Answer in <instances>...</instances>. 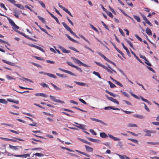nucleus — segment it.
Wrapping results in <instances>:
<instances>
[{
    "mask_svg": "<svg viewBox=\"0 0 159 159\" xmlns=\"http://www.w3.org/2000/svg\"><path fill=\"white\" fill-rule=\"evenodd\" d=\"M147 143L148 144H149L152 145H156L157 144H158V143L157 142H148Z\"/></svg>",
    "mask_w": 159,
    "mask_h": 159,
    "instance_id": "obj_54",
    "label": "nucleus"
},
{
    "mask_svg": "<svg viewBox=\"0 0 159 159\" xmlns=\"http://www.w3.org/2000/svg\"><path fill=\"white\" fill-rule=\"evenodd\" d=\"M6 77L8 80H9L14 79V78H13V77H11L9 75H6Z\"/></svg>",
    "mask_w": 159,
    "mask_h": 159,
    "instance_id": "obj_53",
    "label": "nucleus"
},
{
    "mask_svg": "<svg viewBox=\"0 0 159 159\" xmlns=\"http://www.w3.org/2000/svg\"><path fill=\"white\" fill-rule=\"evenodd\" d=\"M93 73L95 75L97 76L99 78H100V79L101 78V76L100 75L99 73L98 72H96L95 71H94L93 72Z\"/></svg>",
    "mask_w": 159,
    "mask_h": 159,
    "instance_id": "obj_33",
    "label": "nucleus"
},
{
    "mask_svg": "<svg viewBox=\"0 0 159 159\" xmlns=\"http://www.w3.org/2000/svg\"><path fill=\"white\" fill-rule=\"evenodd\" d=\"M100 137L103 138H105L107 137V135L104 132H101L100 133Z\"/></svg>",
    "mask_w": 159,
    "mask_h": 159,
    "instance_id": "obj_13",
    "label": "nucleus"
},
{
    "mask_svg": "<svg viewBox=\"0 0 159 159\" xmlns=\"http://www.w3.org/2000/svg\"><path fill=\"white\" fill-rule=\"evenodd\" d=\"M135 36L141 42H142L143 41L142 39L138 35L136 34L135 35Z\"/></svg>",
    "mask_w": 159,
    "mask_h": 159,
    "instance_id": "obj_60",
    "label": "nucleus"
},
{
    "mask_svg": "<svg viewBox=\"0 0 159 159\" xmlns=\"http://www.w3.org/2000/svg\"><path fill=\"white\" fill-rule=\"evenodd\" d=\"M143 131L146 132V134H145V136H151V134H155L156 133V131L148 130L146 129H145L143 130Z\"/></svg>",
    "mask_w": 159,
    "mask_h": 159,
    "instance_id": "obj_3",
    "label": "nucleus"
},
{
    "mask_svg": "<svg viewBox=\"0 0 159 159\" xmlns=\"http://www.w3.org/2000/svg\"><path fill=\"white\" fill-rule=\"evenodd\" d=\"M34 155L38 157H43L44 156V155L43 154L39 153H36Z\"/></svg>",
    "mask_w": 159,
    "mask_h": 159,
    "instance_id": "obj_52",
    "label": "nucleus"
},
{
    "mask_svg": "<svg viewBox=\"0 0 159 159\" xmlns=\"http://www.w3.org/2000/svg\"><path fill=\"white\" fill-rule=\"evenodd\" d=\"M16 32H17L19 34H20L22 35H23L26 38H28V36L27 35H25V34L24 33L21 32L19 31H16Z\"/></svg>",
    "mask_w": 159,
    "mask_h": 159,
    "instance_id": "obj_26",
    "label": "nucleus"
},
{
    "mask_svg": "<svg viewBox=\"0 0 159 159\" xmlns=\"http://www.w3.org/2000/svg\"><path fill=\"white\" fill-rule=\"evenodd\" d=\"M13 29L16 32L17 30L19 29V27L16 24L12 26Z\"/></svg>",
    "mask_w": 159,
    "mask_h": 159,
    "instance_id": "obj_24",
    "label": "nucleus"
},
{
    "mask_svg": "<svg viewBox=\"0 0 159 159\" xmlns=\"http://www.w3.org/2000/svg\"><path fill=\"white\" fill-rule=\"evenodd\" d=\"M106 91L107 93L109 94L111 96H112L114 97H115L117 96V95H116V94H115L113 93H112L109 91L106 90Z\"/></svg>",
    "mask_w": 159,
    "mask_h": 159,
    "instance_id": "obj_29",
    "label": "nucleus"
},
{
    "mask_svg": "<svg viewBox=\"0 0 159 159\" xmlns=\"http://www.w3.org/2000/svg\"><path fill=\"white\" fill-rule=\"evenodd\" d=\"M65 73H67L70 75H75L74 74H73L71 72L68 70H62Z\"/></svg>",
    "mask_w": 159,
    "mask_h": 159,
    "instance_id": "obj_25",
    "label": "nucleus"
},
{
    "mask_svg": "<svg viewBox=\"0 0 159 159\" xmlns=\"http://www.w3.org/2000/svg\"><path fill=\"white\" fill-rule=\"evenodd\" d=\"M87 139L89 141L93 142H97V141H98L97 140L95 139H93L91 138H87Z\"/></svg>",
    "mask_w": 159,
    "mask_h": 159,
    "instance_id": "obj_43",
    "label": "nucleus"
},
{
    "mask_svg": "<svg viewBox=\"0 0 159 159\" xmlns=\"http://www.w3.org/2000/svg\"><path fill=\"white\" fill-rule=\"evenodd\" d=\"M146 32L148 35H152V34L151 30L149 28H148L146 29Z\"/></svg>",
    "mask_w": 159,
    "mask_h": 159,
    "instance_id": "obj_15",
    "label": "nucleus"
},
{
    "mask_svg": "<svg viewBox=\"0 0 159 159\" xmlns=\"http://www.w3.org/2000/svg\"><path fill=\"white\" fill-rule=\"evenodd\" d=\"M60 48L61 49L62 51L64 53H69L70 52V51L69 50H66L62 47H61Z\"/></svg>",
    "mask_w": 159,
    "mask_h": 159,
    "instance_id": "obj_14",
    "label": "nucleus"
},
{
    "mask_svg": "<svg viewBox=\"0 0 159 159\" xmlns=\"http://www.w3.org/2000/svg\"><path fill=\"white\" fill-rule=\"evenodd\" d=\"M9 147L10 148L15 150H17L18 149V148L19 147H20V148H22V147L21 146H14L10 144L9 145Z\"/></svg>",
    "mask_w": 159,
    "mask_h": 159,
    "instance_id": "obj_9",
    "label": "nucleus"
},
{
    "mask_svg": "<svg viewBox=\"0 0 159 159\" xmlns=\"http://www.w3.org/2000/svg\"><path fill=\"white\" fill-rule=\"evenodd\" d=\"M76 127L78 128L83 129L85 127V126L84 125H82V124H80L79 125V126H76Z\"/></svg>",
    "mask_w": 159,
    "mask_h": 159,
    "instance_id": "obj_28",
    "label": "nucleus"
},
{
    "mask_svg": "<svg viewBox=\"0 0 159 159\" xmlns=\"http://www.w3.org/2000/svg\"><path fill=\"white\" fill-rule=\"evenodd\" d=\"M38 19L41 21L43 23L45 24L46 23L45 19L44 18L41 17V16H38Z\"/></svg>",
    "mask_w": 159,
    "mask_h": 159,
    "instance_id": "obj_19",
    "label": "nucleus"
},
{
    "mask_svg": "<svg viewBox=\"0 0 159 159\" xmlns=\"http://www.w3.org/2000/svg\"><path fill=\"white\" fill-rule=\"evenodd\" d=\"M75 83L77 84L81 85V86H83L85 84L81 82H75Z\"/></svg>",
    "mask_w": 159,
    "mask_h": 159,
    "instance_id": "obj_46",
    "label": "nucleus"
},
{
    "mask_svg": "<svg viewBox=\"0 0 159 159\" xmlns=\"http://www.w3.org/2000/svg\"><path fill=\"white\" fill-rule=\"evenodd\" d=\"M70 16H71L73 17V16L72 15L71 13L70 12V11H69L68 10L66 9L65 11Z\"/></svg>",
    "mask_w": 159,
    "mask_h": 159,
    "instance_id": "obj_59",
    "label": "nucleus"
},
{
    "mask_svg": "<svg viewBox=\"0 0 159 159\" xmlns=\"http://www.w3.org/2000/svg\"><path fill=\"white\" fill-rule=\"evenodd\" d=\"M14 156L18 157H23V158H26L27 157H29L30 156V155L29 154L20 155H14Z\"/></svg>",
    "mask_w": 159,
    "mask_h": 159,
    "instance_id": "obj_8",
    "label": "nucleus"
},
{
    "mask_svg": "<svg viewBox=\"0 0 159 159\" xmlns=\"http://www.w3.org/2000/svg\"><path fill=\"white\" fill-rule=\"evenodd\" d=\"M39 3L44 8H45L46 7L44 3L42 1H39Z\"/></svg>",
    "mask_w": 159,
    "mask_h": 159,
    "instance_id": "obj_45",
    "label": "nucleus"
},
{
    "mask_svg": "<svg viewBox=\"0 0 159 159\" xmlns=\"http://www.w3.org/2000/svg\"><path fill=\"white\" fill-rule=\"evenodd\" d=\"M0 103L7 104V102L4 99H0Z\"/></svg>",
    "mask_w": 159,
    "mask_h": 159,
    "instance_id": "obj_32",
    "label": "nucleus"
},
{
    "mask_svg": "<svg viewBox=\"0 0 159 159\" xmlns=\"http://www.w3.org/2000/svg\"><path fill=\"white\" fill-rule=\"evenodd\" d=\"M141 98L143 101L146 102L149 104H151L150 102L144 98L143 97H141Z\"/></svg>",
    "mask_w": 159,
    "mask_h": 159,
    "instance_id": "obj_34",
    "label": "nucleus"
},
{
    "mask_svg": "<svg viewBox=\"0 0 159 159\" xmlns=\"http://www.w3.org/2000/svg\"><path fill=\"white\" fill-rule=\"evenodd\" d=\"M56 74L59 77H63V78H65L66 77V75H63V74H61L59 73H56Z\"/></svg>",
    "mask_w": 159,
    "mask_h": 159,
    "instance_id": "obj_47",
    "label": "nucleus"
},
{
    "mask_svg": "<svg viewBox=\"0 0 159 159\" xmlns=\"http://www.w3.org/2000/svg\"><path fill=\"white\" fill-rule=\"evenodd\" d=\"M16 32H17L19 34H20L22 35H23L26 38H28V36L27 35H25V34L24 33L21 32L19 31H16Z\"/></svg>",
    "mask_w": 159,
    "mask_h": 159,
    "instance_id": "obj_27",
    "label": "nucleus"
},
{
    "mask_svg": "<svg viewBox=\"0 0 159 159\" xmlns=\"http://www.w3.org/2000/svg\"><path fill=\"white\" fill-rule=\"evenodd\" d=\"M67 62V63L69 65H70L72 67H75V68H76V67L73 64V63L72 62Z\"/></svg>",
    "mask_w": 159,
    "mask_h": 159,
    "instance_id": "obj_61",
    "label": "nucleus"
},
{
    "mask_svg": "<svg viewBox=\"0 0 159 159\" xmlns=\"http://www.w3.org/2000/svg\"><path fill=\"white\" fill-rule=\"evenodd\" d=\"M101 23L102 24V25L105 27V28L107 30H109V29L108 26L107 25H106L103 21H101Z\"/></svg>",
    "mask_w": 159,
    "mask_h": 159,
    "instance_id": "obj_39",
    "label": "nucleus"
},
{
    "mask_svg": "<svg viewBox=\"0 0 159 159\" xmlns=\"http://www.w3.org/2000/svg\"><path fill=\"white\" fill-rule=\"evenodd\" d=\"M77 139H78V140L81 141V142H82L83 143H85L86 142V140L84 139H82L80 138H77Z\"/></svg>",
    "mask_w": 159,
    "mask_h": 159,
    "instance_id": "obj_56",
    "label": "nucleus"
},
{
    "mask_svg": "<svg viewBox=\"0 0 159 159\" xmlns=\"http://www.w3.org/2000/svg\"><path fill=\"white\" fill-rule=\"evenodd\" d=\"M145 62L148 66H151V64L150 63L149 61H148L147 60V59L145 61Z\"/></svg>",
    "mask_w": 159,
    "mask_h": 159,
    "instance_id": "obj_58",
    "label": "nucleus"
},
{
    "mask_svg": "<svg viewBox=\"0 0 159 159\" xmlns=\"http://www.w3.org/2000/svg\"><path fill=\"white\" fill-rule=\"evenodd\" d=\"M108 83L109 84L110 87L111 88H113L116 87V85L111 81H109Z\"/></svg>",
    "mask_w": 159,
    "mask_h": 159,
    "instance_id": "obj_30",
    "label": "nucleus"
},
{
    "mask_svg": "<svg viewBox=\"0 0 159 159\" xmlns=\"http://www.w3.org/2000/svg\"><path fill=\"white\" fill-rule=\"evenodd\" d=\"M39 27L41 30L44 32L45 33L47 34L48 35L50 36V35L48 33L47 30L41 27L40 26H39Z\"/></svg>",
    "mask_w": 159,
    "mask_h": 159,
    "instance_id": "obj_35",
    "label": "nucleus"
},
{
    "mask_svg": "<svg viewBox=\"0 0 159 159\" xmlns=\"http://www.w3.org/2000/svg\"><path fill=\"white\" fill-rule=\"evenodd\" d=\"M128 127H137V126L136 125L134 124H129L128 125Z\"/></svg>",
    "mask_w": 159,
    "mask_h": 159,
    "instance_id": "obj_38",
    "label": "nucleus"
},
{
    "mask_svg": "<svg viewBox=\"0 0 159 159\" xmlns=\"http://www.w3.org/2000/svg\"><path fill=\"white\" fill-rule=\"evenodd\" d=\"M8 20L10 24L12 26L15 24L14 22L12 20L8 18Z\"/></svg>",
    "mask_w": 159,
    "mask_h": 159,
    "instance_id": "obj_23",
    "label": "nucleus"
},
{
    "mask_svg": "<svg viewBox=\"0 0 159 159\" xmlns=\"http://www.w3.org/2000/svg\"><path fill=\"white\" fill-rule=\"evenodd\" d=\"M115 83L118 85H120V86L122 87L123 86V85L120 83L119 82H118L117 81L115 80Z\"/></svg>",
    "mask_w": 159,
    "mask_h": 159,
    "instance_id": "obj_63",
    "label": "nucleus"
},
{
    "mask_svg": "<svg viewBox=\"0 0 159 159\" xmlns=\"http://www.w3.org/2000/svg\"><path fill=\"white\" fill-rule=\"evenodd\" d=\"M84 147H85L87 151L90 152H93V148L86 145H85Z\"/></svg>",
    "mask_w": 159,
    "mask_h": 159,
    "instance_id": "obj_10",
    "label": "nucleus"
},
{
    "mask_svg": "<svg viewBox=\"0 0 159 159\" xmlns=\"http://www.w3.org/2000/svg\"><path fill=\"white\" fill-rule=\"evenodd\" d=\"M80 37L84 39L85 41L86 42H87L89 44H90L89 42L87 40L84 36L82 35H80Z\"/></svg>",
    "mask_w": 159,
    "mask_h": 159,
    "instance_id": "obj_44",
    "label": "nucleus"
},
{
    "mask_svg": "<svg viewBox=\"0 0 159 159\" xmlns=\"http://www.w3.org/2000/svg\"><path fill=\"white\" fill-rule=\"evenodd\" d=\"M74 108L76 109H77V110H79L81 111H83V112H86V111H85V110H84L82 109H80V108H79V107H74Z\"/></svg>",
    "mask_w": 159,
    "mask_h": 159,
    "instance_id": "obj_55",
    "label": "nucleus"
},
{
    "mask_svg": "<svg viewBox=\"0 0 159 159\" xmlns=\"http://www.w3.org/2000/svg\"><path fill=\"white\" fill-rule=\"evenodd\" d=\"M106 13L110 17L112 18H113V16L111 12L110 11H107V12H106Z\"/></svg>",
    "mask_w": 159,
    "mask_h": 159,
    "instance_id": "obj_40",
    "label": "nucleus"
},
{
    "mask_svg": "<svg viewBox=\"0 0 159 159\" xmlns=\"http://www.w3.org/2000/svg\"><path fill=\"white\" fill-rule=\"evenodd\" d=\"M62 24L68 31H69L72 34H74L75 33L71 29L65 22H62Z\"/></svg>",
    "mask_w": 159,
    "mask_h": 159,
    "instance_id": "obj_2",
    "label": "nucleus"
},
{
    "mask_svg": "<svg viewBox=\"0 0 159 159\" xmlns=\"http://www.w3.org/2000/svg\"><path fill=\"white\" fill-rule=\"evenodd\" d=\"M126 41L127 42V43L129 44L130 46L132 48H134V47H133V45L132 44V43L130 41H129L128 40H126Z\"/></svg>",
    "mask_w": 159,
    "mask_h": 159,
    "instance_id": "obj_51",
    "label": "nucleus"
},
{
    "mask_svg": "<svg viewBox=\"0 0 159 159\" xmlns=\"http://www.w3.org/2000/svg\"><path fill=\"white\" fill-rule=\"evenodd\" d=\"M14 5L20 9H23L24 8V6L20 4H14Z\"/></svg>",
    "mask_w": 159,
    "mask_h": 159,
    "instance_id": "obj_22",
    "label": "nucleus"
},
{
    "mask_svg": "<svg viewBox=\"0 0 159 159\" xmlns=\"http://www.w3.org/2000/svg\"><path fill=\"white\" fill-rule=\"evenodd\" d=\"M0 6L1 8H3L5 9V10L6 11L7 10V8L5 7L4 4L2 3H0Z\"/></svg>",
    "mask_w": 159,
    "mask_h": 159,
    "instance_id": "obj_42",
    "label": "nucleus"
},
{
    "mask_svg": "<svg viewBox=\"0 0 159 159\" xmlns=\"http://www.w3.org/2000/svg\"><path fill=\"white\" fill-rule=\"evenodd\" d=\"M133 116L135 117L140 118V119H143L145 117L141 115H134Z\"/></svg>",
    "mask_w": 159,
    "mask_h": 159,
    "instance_id": "obj_21",
    "label": "nucleus"
},
{
    "mask_svg": "<svg viewBox=\"0 0 159 159\" xmlns=\"http://www.w3.org/2000/svg\"><path fill=\"white\" fill-rule=\"evenodd\" d=\"M14 15L15 16V17L17 18H18L19 17V14L17 13L16 11H14Z\"/></svg>",
    "mask_w": 159,
    "mask_h": 159,
    "instance_id": "obj_62",
    "label": "nucleus"
},
{
    "mask_svg": "<svg viewBox=\"0 0 159 159\" xmlns=\"http://www.w3.org/2000/svg\"><path fill=\"white\" fill-rule=\"evenodd\" d=\"M106 97L107 98V99L110 100V101L114 102V103H116L117 104H119V102L116 99H114L112 97H109L107 95H106Z\"/></svg>",
    "mask_w": 159,
    "mask_h": 159,
    "instance_id": "obj_5",
    "label": "nucleus"
},
{
    "mask_svg": "<svg viewBox=\"0 0 159 159\" xmlns=\"http://www.w3.org/2000/svg\"><path fill=\"white\" fill-rule=\"evenodd\" d=\"M74 61L76 63L79 65L80 66H81L82 62L80 61L79 60L75 58L73 59Z\"/></svg>",
    "mask_w": 159,
    "mask_h": 159,
    "instance_id": "obj_18",
    "label": "nucleus"
},
{
    "mask_svg": "<svg viewBox=\"0 0 159 159\" xmlns=\"http://www.w3.org/2000/svg\"><path fill=\"white\" fill-rule=\"evenodd\" d=\"M62 24L68 31H69L72 34H74L75 33L71 29L65 22H62Z\"/></svg>",
    "mask_w": 159,
    "mask_h": 159,
    "instance_id": "obj_1",
    "label": "nucleus"
},
{
    "mask_svg": "<svg viewBox=\"0 0 159 159\" xmlns=\"http://www.w3.org/2000/svg\"><path fill=\"white\" fill-rule=\"evenodd\" d=\"M40 84L43 87H48V85L42 82L41 83H40Z\"/></svg>",
    "mask_w": 159,
    "mask_h": 159,
    "instance_id": "obj_41",
    "label": "nucleus"
},
{
    "mask_svg": "<svg viewBox=\"0 0 159 159\" xmlns=\"http://www.w3.org/2000/svg\"><path fill=\"white\" fill-rule=\"evenodd\" d=\"M131 53L134 56V57H136V59L139 62H140V63H143V62L141 61V60L139 58V57H137L135 53L134 52H133V51H131Z\"/></svg>",
    "mask_w": 159,
    "mask_h": 159,
    "instance_id": "obj_12",
    "label": "nucleus"
},
{
    "mask_svg": "<svg viewBox=\"0 0 159 159\" xmlns=\"http://www.w3.org/2000/svg\"><path fill=\"white\" fill-rule=\"evenodd\" d=\"M44 74L47 75H48V76H49V77H53V78H56L55 76H54L53 75L51 74L44 73Z\"/></svg>",
    "mask_w": 159,
    "mask_h": 159,
    "instance_id": "obj_37",
    "label": "nucleus"
},
{
    "mask_svg": "<svg viewBox=\"0 0 159 159\" xmlns=\"http://www.w3.org/2000/svg\"><path fill=\"white\" fill-rule=\"evenodd\" d=\"M97 53L99 55H100L106 61L109 62L110 63H113V62H112L111 61H110L109 59H108L104 55L102 54V53H101L100 52H98Z\"/></svg>",
    "mask_w": 159,
    "mask_h": 159,
    "instance_id": "obj_6",
    "label": "nucleus"
},
{
    "mask_svg": "<svg viewBox=\"0 0 159 159\" xmlns=\"http://www.w3.org/2000/svg\"><path fill=\"white\" fill-rule=\"evenodd\" d=\"M90 132L93 135H97L96 133L93 129H90L89 130Z\"/></svg>",
    "mask_w": 159,
    "mask_h": 159,
    "instance_id": "obj_49",
    "label": "nucleus"
},
{
    "mask_svg": "<svg viewBox=\"0 0 159 159\" xmlns=\"http://www.w3.org/2000/svg\"><path fill=\"white\" fill-rule=\"evenodd\" d=\"M51 84L54 87V88L56 90H61V89L60 88L57 87L56 85H55L53 83H51Z\"/></svg>",
    "mask_w": 159,
    "mask_h": 159,
    "instance_id": "obj_31",
    "label": "nucleus"
},
{
    "mask_svg": "<svg viewBox=\"0 0 159 159\" xmlns=\"http://www.w3.org/2000/svg\"><path fill=\"white\" fill-rule=\"evenodd\" d=\"M91 120L93 121H95L96 122H99L105 125H107V124L105 123H104L101 120L98 119H96L95 118H91Z\"/></svg>",
    "mask_w": 159,
    "mask_h": 159,
    "instance_id": "obj_7",
    "label": "nucleus"
},
{
    "mask_svg": "<svg viewBox=\"0 0 159 159\" xmlns=\"http://www.w3.org/2000/svg\"><path fill=\"white\" fill-rule=\"evenodd\" d=\"M90 26L92 28L93 30H94V31H95L97 33H99V31H98V29L94 27L93 25H90Z\"/></svg>",
    "mask_w": 159,
    "mask_h": 159,
    "instance_id": "obj_36",
    "label": "nucleus"
},
{
    "mask_svg": "<svg viewBox=\"0 0 159 159\" xmlns=\"http://www.w3.org/2000/svg\"><path fill=\"white\" fill-rule=\"evenodd\" d=\"M141 16H142L143 19L146 22L148 20L147 18L146 17V16L142 14H141Z\"/></svg>",
    "mask_w": 159,
    "mask_h": 159,
    "instance_id": "obj_50",
    "label": "nucleus"
},
{
    "mask_svg": "<svg viewBox=\"0 0 159 159\" xmlns=\"http://www.w3.org/2000/svg\"><path fill=\"white\" fill-rule=\"evenodd\" d=\"M35 96H42L43 97H47V96L45 94H44L43 93H36L35 94Z\"/></svg>",
    "mask_w": 159,
    "mask_h": 159,
    "instance_id": "obj_17",
    "label": "nucleus"
},
{
    "mask_svg": "<svg viewBox=\"0 0 159 159\" xmlns=\"http://www.w3.org/2000/svg\"><path fill=\"white\" fill-rule=\"evenodd\" d=\"M133 17L134 18L139 22L141 21V19L140 17L139 16L134 15Z\"/></svg>",
    "mask_w": 159,
    "mask_h": 159,
    "instance_id": "obj_20",
    "label": "nucleus"
},
{
    "mask_svg": "<svg viewBox=\"0 0 159 159\" xmlns=\"http://www.w3.org/2000/svg\"><path fill=\"white\" fill-rule=\"evenodd\" d=\"M79 100L81 102H82L84 104H86L87 103L85 102V101H84L83 99H81V98H80L79 99Z\"/></svg>",
    "mask_w": 159,
    "mask_h": 159,
    "instance_id": "obj_64",
    "label": "nucleus"
},
{
    "mask_svg": "<svg viewBox=\"0 0 159 159\" xmlns=\"http://www.w3.org/2000/svg\"><path fill=\"white\" fill-rule=\"evenodd\" d=\"M128 139L131 140L133 142H134V143H138V141L136 139Z\"/></svg>",
    "mask_w": 159,
    "mask_h": 159,
    "instance_id": "obj_57",
    "label": "nucleus"
},
{
    "mask_svg": "<svg viewBox=\"0 0 159 159\" xmlns=\"http://www.w3.org/2000/svg\"><path fill=\"white\" fill-rule=\"evenodd\" d=\"M66 35L68 38V39L69 40H71V41H72V42H75V43H78V42L77 41L75 40L74 39H73L72 38H71L70 37V36H69L68 34H66Z\"/></svg>",
    "mask_w": 159,
    "mask_h": 159,
    "instance_id": "obj_16",
    "label": "nucleus"
},
{
    "mask_svg": "<svg viewBox=\"0 0 159 159\" xmlns=\"http://www.w3.org/2000/svg\"><path fill=\"white\" fill-rule=\"evenodd\" d=\"M43 113L45 115L49 116H51L52 117H53V116H54L53 115V114H51L50 113H47V112H43Z\"/></svg>",
    "mask_w": 159,
    "mask_h": 159,
    "instance_id": "obj_48",
    "label": "nucleus"
},
{
    "mask_svg": "<svg viewBox=\"0 0 159 159\" xmlns=\"http://www.w3.org/2000/svg\"><path fill=\"white\" fill-rule=\"evenodd\" d=\"M7 101L11 102H13L16 104H18L19 103V101L18 100H14L8 98L7 99Z\"/></svg>",
    "mask_w": 159,
    "mask_h": 159,
    "instance_id": "obj_11",
    "label": "nucleus"
},
{
    "mask_svg": "<svg viewBox=\"0 0 159 159\" xmlns=\"http://www.w3.org/2000/svg\"><path fill=\"white\" fill-rule=\"evenodd\" d=\"M49 97L50 98L51 100H53V101H54L55 102H58V103H64V101H61V100H59V99H56L55 98V97H54V96H52L51 95H50L49 96Z\"/></svg>",
    "mask_w": 159,
    "mask_h": 159,
    "instance_id": "obj_4",
    "label": "nucleus"
}]
</instances>
